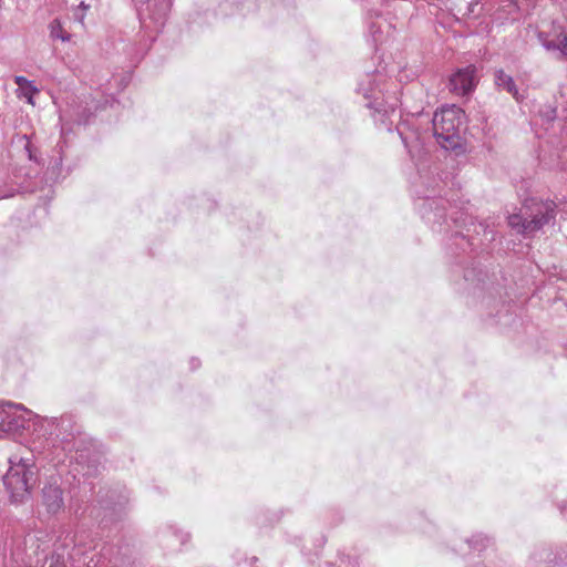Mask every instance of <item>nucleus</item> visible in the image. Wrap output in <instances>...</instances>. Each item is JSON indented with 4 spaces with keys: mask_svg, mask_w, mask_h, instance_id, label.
I'll list each match as a JSON object with an SVG mask.
<instances>
[{
    "mask_svg": "<svg viewBox=\"0 0 567 567\" xmlns=\"http://www.w3.org/2000/svg\"><path fill=\"white\" fill-rule=\"evenodd\" d=\"M555 203L550 200H535L526 203L524 212L508 217V225L525 236H533L545 225L555 219Z\"/></svg>",
    "mask_w": 567,
    "mask_h": 567,
    "instance_id": "nucleus-1",
    "label": "nucleus"
},
{
    "mask_svg": "<svg viewBox=\"0 0 567 567\" xmlns=\"http://www.w3.org/2000/svg\"><path fill=\"white\" fill-rule=\"evenodd\" d=\"M464 112L455 106L442 107L433 116V134L437 144L444 150H455L461 146V126Z\"/></svg>",
    "mask_w": 567,
    "mask_h": 567,
    "instance_id": "nucleus-2",
    "label": "nucleus"
},
{
    "mask_svg": "<svg viewBox=\"0 0 567 567\" xmlns=\"http://www.w3.org/2000/svg\"><path fill=\"white\" fill-rule=\"evenodd\" d=\"M9 468L3 483L14 502H22L30 494L33 483V462L31 458L13 455L9 458Z\"/></svg>",
    "mask_w": 567,
    "mask_h": 567,
    "instance_id": "nucleus-3",
    "label": "nucleus"
},
{
    "mask_svg": "<svg viewBox=\"0 0 567 567\" xmlns=\"http://www.w3.org/2000/svg\"><path fill=\"white\" fill-rule=\"evenodd\" d=\"M33 419L39 416L20 404L0 403V439L18 433Z\"/></svg>",
    "mask_w": 567,
    "mask_h": 567,
    "instance_id": "nucleus-4",
    "label": "nucleus"
},
{
    "mask_svg": "<svg viewBox=\"0 0 567 567\" xmlns=\"http://www.w3.org/2000/svg\"><path fill=\"white\" fill-rule=\"evenodd\" d=\"M381 80L382 75L379 73L367 74L360 82L358 91L362 93L364 99L369 100V103L367 104L368 107L374 109L380 113L393 112L396 107V103L385 101L382 91L374 87V85L379 84Z\"/></svg>",
    "mask_w": 567,
    "mask_h": 567,
    "instance_id": "nucleus-5",
    "label": "nucleus"
},
{
    "mask_svg": "<svg viewBox=\"0 0 567 567\" xmlns=\"http://www.w3.org/2000/svg\"><path fill=\"white\" fill-rule=\"evenodd\" d=\"M40 504L50 515H58L64 509V491L59 476H51L43 483Z\"/></svg>",
    "mask_w": 567,
    "mask_h": 567,
    "instance_id": "nucleus-6",
    "label": "nucleus"
},
{
    "mask_svg": "<svg viewBox=\"0 0 567 567\" xmlns=\"http://www.w3.org/2000/svg\"><path fill=\"white\" fill-rule=\"evenodd\" d=\"M476 68L468 65L457 70L450 79V89L456 95L470 94L477 84Z\"/></svg>",
    "mask_w": 567,
    "mask_h": 567,
    "instance_id": "nucleus-7",
    "label": "nucleus"
},
{
    "mask_svg": "<svg viewBox=\"0 0 567 567\" xmlns=\"http://www.w3.org/2000/svg\"><path fill=\"white\" fill-rule=\"evenodd\" d=\"M538 39L547 51L557 53L558 60L567 59V33L564 30H554L550 33L540 32Z\"/></svg>",
    "mask_w": 567,
    "mask_h": 567,
    "instance_id": "nucleus-8",
    "label": "nucleus"
},
{
    "mask_svg": "<svg viewBox=\"0 0 567 567\" xmlns=\"http://www.w3.org/2000/svg\"><path fill=\"white\" fill-rule=\"evenodd\" d=\"M495 84L498 89L512 94L516 101L520 100V95L514 79L503 70L495 71Z\"/></svg>",
    "mask_w": 567,
    "mask_h": 567,
    "instance_id": "nucleus-9",
    "label": "nucleus"
},
{
    "mask_svg": "<svg viewBox=\"0 0 567 567\" xmlns=\"http://www.w3.org/2000/svg\"><path fill=\"white\" fill-rule=\"evenodd\" d=\"M169 9L171 0H159L158 2H155L151 8V19L155 24L163 25Z\"/></svg>",
    "mask_w": 567,
    "mask_h": 567,
    "instance_id": "nucleus-10",
    "label": "nucleus"
},
{
    "mask_svg": "<svg viewBox=\"0 0 567 567\" xmlns=\"http://www.w3.org/2000/svg\"><path fill=\"white\" fill-rule=\"evenodd\" d=\"M50 35L52 39H59L63 42L69 41L71 35L63 30L60 20L55 19L50 23Z\"/></svg>",
    "mask_w": 567,
    "mask_h": 567,
    "instance_id": "nucleus-11",
    "label": "nucleus"
},
{
    "mask_svg": "<svg viewBox=\"0 0 567 567\" xmlns=\"http://www.w3.org/2000/svg\"><path fill=\"white\" fill-rule=\"evenodd\" d=\"M41 567H65V558L63 554H52L47 557Z\"/></svg>",
    "mask_w": 567,
    "mask_h": 567,
    "instance_id": "nucleus-12",
    "label": "nucleus"
},
{
    "mask_svg": "<svg viewBox=\"0 0 567 567\" xmlns=\"http://www.w3.org/2000/svg\"><path fill=\"white\" fill-rule=\"evenodd\" d=\"M539 116L546 122L550 123L556 118L557 110L555 106L547 104L540 107Z\"/></svg>",
    "mask_w": 567,
    "mask_h": 567,
    "instance_id": "nucleus-13",
    "label": "nucleus"
},
{
    "mask_svg": "<svg viewBox=\"0 0 567 567\" xmlns=\"http://www.w3.org/2000/svg\"><path fill=\"white\" fill-rule=\"evenodd\" d=\"M20 91L21 95L27 99L28 103L33 105V95L39 92L38 89L33 85V83L25 85Z\"/></svg>",
    "mask_w": 567,
    "mask_h": 567,
    "instance_id": "nucleus-14",
    "label": "nucleus"
},
{
    "mask_svg": "<svg viewBox=\"0 0 567 567\" xmlns=\"http://www.w3.org/2000/svg\"><path fill=\"white\" fill-rule=\"evenodd\" d=\"M488 539L485 538V537H482V536H475L472 540H471V545L474 544V547L478 550H481L483 547H485V545H481L480 543H487Z\"/></svg>",
    "mask_w": 567,
    "mask_h": 567,
    "instance_id": "nucleus-15",
    "label": "nucleus"
},
{
    "mask_svg": "<svg viewBox=\"0 0 567 567\" xmlns=\"http://www.w3.org/2000/svg\"><path fill=\"white\" fill-rule=\"evenodd\" d=\"M16 83L18 84L19 86V90H21L22 87H24L25 85L32 83L31 81L27 80L23 76H16Z\"/></svg>",
    "mask_w": 567,
    "mask_h": 567,
    "instance_id": "nucleus-16",
    "label": "nucleus"
},
{
    "mask_svg": "<svg viewBox=\"0 0 567 567\" xmlns=\"http://www.w3.org/2000/svg\"><path fill=\"white\" fill-rule=\"evenodd\" d=\"M24 148H25V151L28 153L29 159L37 161L35 156L33 154L32 145H31L30 141L27 142Z\"/></svg>",
    "mask_w": 567,
    "mask_h": 567,
    "instance_id": "nucleus-17",
    "label": "nucleus"
},
{
    "mask_svg": "<svg viewBox=\"0 0 567 567\" xmlns=\"http://www.w3.org/2000/svg\"><path fill=\"white\" fill-rule=\"evenodd\" d=\"M90 8L89 4H86L84 1H82L78 9L82 10L83 12L86 11Z\"/></svg>",
    "mask_w": 567,
    "mask_h": 567,
    "instance_id": "nucleus-18",
    "label": "nucleus"
},
{
    "mask_svg": "<svg viewBox=\"0 0 567 567\" xmlns=\"http://www.w3.org/2000/svg\"><path fill=\"white\" fill-rule=\"evenodd\" d=\"M74 16H75V19H76L79 22L83 23V20H84V13H83V12H82V13H78V12H75V14H74Z\"/></svg>",
    "mask_w": 567,
    "mask_h": 567,
    "instance_id": "nucleus-19",
    "label": "nucleus"
}]
</instances>
